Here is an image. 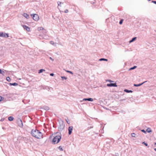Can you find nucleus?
<instances>
[{"label": "nucleus", "mask_w": 156, "mask_h": 156, "mask_svg": "<svg viewBox=\"0 0 156 156\" xmlns=\"http://www.w3.org/2000/svg\"><path fill=\"white\" fill-rule=\"evenodd\" d=\"M6 80L8 81V82H10L11 81V79L8 76V77H6Z\"/></svg>", "instance_id": "b1692460"}, {"label": "nucleus", "mask_w": 156, "mask_h": 156, "mask_svg": "<svg viewBox=\"0 0 156 156\" xmlns=\"http://www.w3.org/2000/svg\"><path fill=\"white\" fill-rule=\"evenodd\" d=\"M64 125H60L59 127H58V129L59 131H62L64 129Z\"/></svg>", "instance_id": "1a4fd4ad"}, {"label": "nucleus", "mask_w": 156, "mask_h": 156, "mask_svg": "<svg viewBox=\"0 0 156 156\" xmlns=\"http://www.w3.org/2000/svg\"><path fill=\"white\" fill-rule=\"evenodd\" d=\"M90 3L92 4H94L95 3V1L94 0V1L91 2Z\"/></svg>", "instance_id": "72a5a7b5"}, {"label": "nucleus", "mask_w": 156, "mask_h": 156, "mask_svg": "<svg viewBox=\"0 0 156 156\" xmlns=\"http://www.w3.org/2000/svg\"><path fill=\"white\" fill-rule=\"evenodd\" d=\"M5 73V72L4 71H2V73H1V74H2V75H4Z\"/></svg>", "instance_id": "79ce46f5"}, {"label": "nucleus", "mask_w": 156, "mask_h": 156, "mask_svg": "<svg viewBox=\"0 0 156 156\" xmlns=\"http://www.w3.org/2000/svg\"><path fill=\"white\" fill-rule=\"evenodd\" d=\"M131 136L133 137H136V134L134 133H132L131 134Z\"/></svg>", "instance_id": "bb28decb"}, {"label": "nucleus", "mask_w": 156, "mask_h": 156, "mask_svg": "<svg viewBox=\"0 0 156 156\" xmlns=\"http://www.w3.org/2000/svg\"><path fill=\"white\" fill-rule=\"evenodd\" d=\"M69 12V11L68 9H66L65 11H64L65 12L67 13L68 12Z\"/></svg>", "instance_id": "c9c22d12"}, {"label": "nucleus", "mask_w": 156, "mask_h": 156, "mask_svg": "<svg viewBox=\"0 0 156 156\" xmlns=\"http://www.w3.org/2000/svg\"><path fill=\"white\" fill-rule=\"evenodd\" d=\"M50 75L51 76H53L54 75V74L53 73H51L50 74Z\"/></svg>", "instance_id": "e433bc0d"}, {"label": "nucleus", "mask_w": 156, "mask_h": 156, "mask_svg": "<svg viewBox=\"0 0 156 156\" xmlns=\"http://www.w3.org/2000/svg\"><path fill=\"white\" fill-rule=\"evenodd\" d=\"M31 135L37 139H41L43 138L42 133L37 129H33L31 132Z\"/></svg>", "instance_id": "f257e3e1"}, {"label": "nucleus", "mask_w": 156, "mask_h": 156, "mask_svg": "<svg viewBox=\"0 0 156 156\" xmlns=\"http://www.w3.org/2000/svg\"><path fill=\"white\" fill-rule=\"evenodd\" d=\"M58 148L60 149V150L61 151H63V149H62V147L61 146H60L58 147Z\"/></svg>", "instance_id": "7c9ffc66"}, {"label": "nucleus", "mask_w": 156, "mask_h": 156, "mask_svg": "<svg viewBox=\"0 0 156 156\" xmlns=\"http://www.w3.org/2000/svg\"><path fill=\"white\" fill-rule=\"evenodd\" d=\"M13 117L12 116H9L8 118V120L10 121H12L13 120Z\"/></svg>", "instance_id": "f3484780"}, {"label": "nucleus", "mask_w": 156, "mask_h": 156, "mask_svg": "<svg viewBox=\"0 0 156 156\" xmlns=\"http://www.w3.org/2000/svg\"><path fill=\"white\" fill-rule=\"evenodd\" d=\"M66 72L68 73H69L71 74L72 75L73 74V73L72 71H68V70H67V71H66Z\"/></svg>", "instance_id": "393cba45"}, {"label": "nucleus", "mask_w": 156, "mask_h": 156, "mask_svg": "<svg viewBox=\"0 0 156 156\" xmlns=\"http://www.w3.org/2000/svg\"><path fill=\"white\" fill-rule=\"evenodd\" d=\"M17 122L18 126L20 127H22L23 126V124L21 119L20 118H18L17 120Z\"/></svg>", "instance_id": "20e7f679"}, {"label": "nucleus", "mask_w": 156, "mask_h": 156, "mask_svg": "<svg viewBox=\"0 0 156 156\" xmlns=\"http://www.w3.org/2000/svg\"><path fill=\"white\" fill-rule=\"evenodd\" d=\"M0 37H8L9 36L7 33L0 32Z\"/></svg>", "instance_id": "39448f33"}, {"label": "nucleus", "mask_w": 156, "mask_h": 156, "mask_svg": "<svg viewBox=\"0 0 156 156\" xmlns=\"http://www.w3.org/2000/svg\"><path fill=\"white\" fill-rule=\"evenodd\" d=\"M141 131L143 133H146V131L144 129H142L141 130Z\"/></svg>", "instance_id": "4c0bfd02"}, {"label": "nucleus", "mask_w": 156, "mask_h": 156, "mask_svg": "<svg viewBox=\"0 0 156 156\" xmlns=\"http://www.w3.org/2000/svg\"><path fill=\"white\" fill-rule=\"evenodd\" d=\"M123 20L122 19H121L120 20V21H119V24H122V22H123Z\"/></svg>", "instance_id": "cd10ccee"}, {"label": "nucleus", "mask_w": 156, "mask_h": 156, "mask_svg": "<svg viewBox=\"0 0 156 156\" xmlns=\"http://www.w3.org/2000/svg\"><path fill=\"white\" fill-rule=\"evenodd\" d=\"M142 144H144L145 146H148V144L147 143H145V142H142Z\"/></svg>", "instance_id": "c756f323"}, {"label": "nucleus", "mask_w": 156, "mask_h": 156, "mask_svg": "<svg viewBox=\"0 0 156 156\" xmlns=\"http://www.w3.org/2000/svg\"><path fill=\"white\" fill-rule=\"evenodd\" d=\"M99 60L100 61H108V59L104 58H101L99 59Z\"/></svg>", "instance_id": "412c9836"}, {"label": "nucleus", "mask_w": 156, "mask_h": 156, "mask_svg": "<svg viewBox=\"0 0 156 156\" xmlns=\"http://www.w3.org/2000/svg\"><path fill=\"white\" fill-rule=\"evenodd\" d=\"M107 86L108 87H117V85L116 83L107 84Z\"/></svg>", "instance_id": "423d86ee"}, {"label": "nucleus", "mask_w": 156, "mask_h": 156, "mask_svg": "<svg viewBox=\"0 0 156 156\" xmlns=\"http://www.w3.org/2000/svg\"><path fill=\"white\" fill-rule=\"evenodd\" d=\"M136 39V37H134L132 39L129 41V42L130 43H131L134 41Z\"/></svg>", "instance_id": "dca6fc26"}, {"label": "nucleus", "mask_w": 156, "mask_h": 156, "mask_svg": "<svg viewBox=\"0 0 156 156\" xmlns=\"http://www.w3.org/2000/svg\"><path fill=\"white\" fill-rule=\"evenodd\" d=\"M146 82V81H145L144 82L142 83H140V84H134L133 85L134 86L136 87L140 86L142 85V84H143L144 83H145Z\"/></svg>", "instance_id": "f8f14e48"}, {"label": "nucleus", "mask_w": 156, "mask_h": 156, "mask_svg": "<svg viewBox=\"0 0 156 156\" xmlns=\"http://www.w3.org/2000/svg\"><path fill=\"white\" fill-rule=\"evenodd\" d=\"M61 78L62 79V80H66L67 79V77L63 76H61Z\"/></svg>", "instance_id": "a878e982"}, {"label": "nucleus", "mask_w": 156, "mask_h": 156, "mask_svg": "<svg viewBox=\"0 0 156 156\" xmlns=\"http://www.w3.org/2000/svg\"><path fill=\"white\" fill-rule=\"evenodd\" d=\"M3 98L2 96H0V101L2 100V98Z\"/></svg>", "instance_id": "ea45409f"}, {"label": "nucleus", "mask_w": 156, "mask_h": 156, "mask_svg": "<svg viewBox=\"0 0 156 156\" xmlns=\"http://www.w3.org/2000/svg\"><path fill=\"white\" fill-rule=\"evenodd\" d=\"M31 16L33 20L36 21H38L39 19L38 15L36 14H31Z\"/></svg>", "instance_id": "7ed1b4c3"}, {"label": "nucleus", "mask_w": 156, "mask_h": 156, "mask_svg": "<svg viewBox=\"0 0 156 156\" xmlns=\"http://www.w3.org/2000/svg\"><path fill=\"white\" fill-rule=\"evenodd\" d=\"M136 67H137V66H134L133 67L130 68L129 69V70H133V69H135Z\"/></svg>", "instance_id": "5701e85b"}, {"label": "nucleus", "mask_w": 156, "mask_h": 156, "mask_svg": "<svg viewBox=\"0 0 156 156\" xmlns=\"http://www.w3.org/2000/svg\"><path fill=\"white\" fill-rule=\"evenodd\" d=\"M152 2H153V3H154V4H156V1H152Z\"/></svg>", "instance_id": "58836bf2"}, {"label": "nucleus", "mask_w": 156, "mask_h": 156, "mask_svg": "<svg viewBox=\"0 0 156 156\" xmlns=\"http://www.w3.org/2000/svg\"><path fill=\"white\" fill-rule=\"evenodd\" d=\"M109 81L110 82H113L112 81V80H109Z\"/></svg>", "instance_id": "a18cd8bd"}, {"label": "nucleus", "mask_w": 156, "mask_h": 156, "mask_svg": "<svg viewBox=\"0 0 156 156\" xmlns=\"http://www.w3.org/2000/svg\"><path fill=\"white\" fill-rule=\"evenodd\" d=\"M1 73H2V70L0 69V74H1Z\"/></svg>", "instance_id": "37998d69"}, {"label": "nucleus", "mask_w": 156, "mask_h": 156, "mask_svg": "<svg viewBox=\"0 0 156 156\" xmlns=\"http://www.w3.org/2000/svg\"><path fill=\"white\" fill-rule=\"evenodd\" d=\"M2 128V129H4V127H3Z\"/></svg>", "instance_id": "de8ad7c7"}, {"label": "nucleus", "mask_w": 156, "mask_h": 156, "mask_svg": "<svg viewBox=\"0 0 156 156\" xmlns=\"http://www.w3.org/2000/svg\"><path fill=\"white\" fill-rule=\"evenodd\" d=\"M45 70L43 69H41L39 70L38 73H42L43 72L45 71Z\"/></svg>", "instance_id": "6ab92c4d"}, {"label": "nucleus", "mask_w": 156, "mask_h": 156, "mask_svg": "<svg viewBox=\"0 0 156 156\" xmlns=\"http://www.w3.org/2000/svg\"><path fill=\"white\" fill-rule=\"evenodd\" d=\"M50 43L51 44H52V45H54V41H51L50 42Z\"/></svg>", "instance_id": "2f4dec72"}, {"label": "nucleus", "mask_w": 156, "mask_h": 156, "mask_svg": "<svg viewBox=\"0 0 156 156\" xmlns=\"http://www.w3.org/2000/svg\"><path fill=\"white\" fill-rule=\"evenodd\" d=\"M43 32L44 33V34H46V33H47V31L45 29H44V30H43Z\"/></svg>", "instance_id": "c85d7f7f"}, {"label": "nucleus", "mask_w": 156, "mask_h": 156, "mask_svg": "<svg viewBox=\"0 0 156 156\" xmlns=\"http://www.w3.org/2000/svg\"><path fill=\"white\" fill-rule=\"evenodd\" d=\"M146 131L149 133H151L152 132V130H151V129L150 128H148L147 130Z\"/></svg>", "instance_id": "4be33fe9"}, {"label": "nucleus", "mask_w": 156, "mask_h": 156, "mask_svg": "<svg viewBox=\"0 0 156 156\" xmlns=\"http://www.w3.org/2000/svg\"><path fill=\"white\" fill-rule=\"evenodd\" d=\"M66 122H67V123L68 124H69L70 123V122L69 121V119L68 118L67 119H66Z\"/></svg>", "instance_id": "473e14b6"}, {"label": "nucleus", "mask_w": 156, "mask_h": 156, "mask_svg": "<svg viewBox=\"0 0 156 156\" xmlns=\"http://www.w3.org/2000/svg\"><path fill=\"white\" fill-rule=\"evenodd\" d=\"M93 128V127H90V128Z\"/></svg>", "instance_id": "09e8293b"}, {"label": "nucleus", "mask_w": 156, "mask_h": 156, "mask_svg": "<svg viewBox=\"0 0 156 156\" xmlns=\"http://www.w3.org/2000/svg\"><path fill=\"white\" fill-rule=\"evenodd\" d=\"M61 139V135H58L55 136L52 140V142L53 144H55L58 143Z\"/></svg>", "instance_id": "f03ea898"}, {"label": "nucleus", "mask_w": 156, "mask_h": 156, "mask_svg": "<svg viewBox=\"0 0 156 156\" xmlns=\"http://www.w3.org/2000/svg\"><path fill=\"white\" fill-rule=\"evenodd\" d=\"M23 16L25 17L27 19H28L29 18V15L27 13H24L23 14Z\"/></svg>", "instance_id": "ddd939ff"}, {"label": "nucleus", "mask_w": 156, "mask_h": 156, "mask_svg": "<svg viewBox=\"0 0 156 156\" xmlns=\"http://www.w3.org/2000/svg\"><path fill=\"white\" fill-rule=\"evenodd\" d=\"M4 120V119H1L0 121H3Z\"/></svg>", "instance_id": "c03bdc74"}, {"label": "nucleus", "mask_w": 156, "mask_h": 156, "mask_svg": "<svg viewBox=\"0 0 156 156\" xmlns=\"http://www.w3.org/2000/svg\"><path fill=\"white\" fill-rule=\"evenodd\" d=\"M83 101H93V99L92 98H84L83 99Z\"/></svg>", "instance_id": "9d476101"}, {"label": "nucleus", "mask_w": 156, "mask_h": 156, "mask_svg": "<svg viewBox=\"0 0 156 156\" xmlns=\"http://www.w3.org/2000/svg\"><path fill=\"white\" fill-rule=\"evenodd\" d=\"M49 59L52 60V62L54 61V59H53L51 57H50Z\"/></svg>", "instance_id": "f704fd0d"}, {"label": "nucleus", "mask_w": 156, "mask_h": 156, "mask_svg": "<svg viewBox=\"0 0 156 156\" xmlns=\"http://www.w3.org/2000/svg\"><path fill=\"white\" fill-rule=\"evenodd\" d=\"M73 129V127L72 126H70L68 127V133L69 135H70L72 133Z\"/></svg>", "instance_id": "0eeeda50"}, {"label": "nucleus", "mask_w": 156, "mask_h": 156, "mask_svg": "<svg viewBox=\"0 0 156 156\" xmlns=\"http://www.w3.org/2000/svg\"><path fill=\"white\" fill-rule=\"evenodd\" d=\"M41 108L46 111L49 109V108L48 107L45 106H43Z\"/></svg>", "instance_id": "9b49d317"}, {"label": "nucleus", "mask_w": 156, "mask_h": 156, "mask_svg": "<svg viewBox=\"0 0 156 156\" xmlns=\"http://www.w3.org/2000/svg\"><path fill=\"white\" fill-rule=\"evenodd\" d=\"M18 85V84L16 83H9V85L11 86H15L17 85Z\"/></svg>", "instance_id": "4468645a"}, {"label": "nucleus", "mask_w": 156, "mask_h": 156, "mask_svg": "<svg viewBox=\"0 0 156 156\" xmlns=\"http://www.w3.org/2000/svg\"><path fill=\"white\" fill-rule=\"evenodd\" d=\"M125 100H126V99H120V101H125Z\"/></svg>", "instance_id": "a19ab883"}, {"label": "nucleus", "mask_w": 156, "mask_h": 156, "mask_svg": "<svg viewBox=\"0 0 156 156\" xmlns=\"http://www.w3.org/2000/svg\"><path fill=\"white\" fill-rule=\"evenodd\" d=\"M23 27L27 31H30V28L28 26L25 25H23Z\"/></svg>", "instance_id": "6e6552de"}, {"label": "nucleus", "mask_w": 156, "mask_h": 156, "mask_svg": "<svg viewBox=\"0 0 156 156\" xmlns=\"http://www.w3.org/2000/svg\"><path fill=\"white\" fill-rule=\"evenodd\" d=\"M154 150L156 151V148H154Z\"/></svg>", "instance_id": "49530a36"}, {"label": "nucleus", "mask_w": 156, "mask_h": 156, "mask_svg": "<svg viewBox=\"0 0 156 156\" xmlns=\"http://www.w3.org/2000/svg\"><path fill=\"white\" fill-rule=\"evenodd\" d=\"M57 3H58V6H60V7L61 6V4H64L63 2H60L59 1Z\"/></svg>", "instance_id": "a211bd4d"}, {"label": "nucleus", "mask_w": 156, "mask_h": 156, "mask_svg": "<svg viewBox=\"0 0 156 156\" xmlns=\"http://www.w3.org/2000/svg\"><path fill=\"white\" fill-rule=\"evenodd\" d=\"M124 91L125 92H126L127 93H132L133 91L131 90H129L127 89H125L124 90Z\"/></svg>", "instance_id": "2eb2a0df"}, {"label": "nucleus", "mask_w": 156, "mask_h": 156, "mask_svg": "<svg viewBox=\"0 0 156 156\" xmlns=\"http://www.w3.org/2000/svg\"><path fill=\"white\" fill-rule=\"evenodd\" d=\"M44 29V28L42 27H39L37 29L38 31L43 30Z\"/></svg>", "instance_id": "aec40b11"}]
</instances>
